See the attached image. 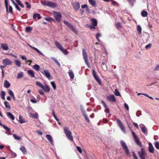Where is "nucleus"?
Segmentation results:
<instances>
[{
    "label": "nucleus",
    "mask_w": 159,
    "mask_h": 159,
    "mask_svg": "<svg viewBox=\"0 0 159 159\" xmlns=\"http://www.w3.org/2000/svg\"><path fill=\"white\" fill-rule=\"evenodd\" d=\"M137 31H138V34L140 35L142 33V28L141 26L139 25H138L137 26Z\"/></svg>",
    "instance_id": "nucleus-29"
},
{
    "label": "nucleus",
    "mask_w": 159,
    "mask_h": 159,
    "mask_svg": "<svg viewBox=\"0 0 159 159\" xmlns=\"http://www.w3.org/2000/svg\"><path fill=\"white\" fill-rule=\"evenodd\" d=\"M140 126L142 132L145 135H147L148 134L147 129L145 126L143 125L142 124L141 125H140Z\"/></svg>",
    "instance_id": "nucleus-13"
},
{
    "label": "nucleus",
    "mask_w": 159,
    "mask_h": 159,
    "mask_svg": "<svg viewBox=\"0 0 159 159\" xmlns=\"http://www.w3.org/2000/svg\"><path fill=\"white\" fill-rule=\"evenodd\" d=\"M132 153L134 159H139L134 152H133Z\"/></svg>",
    "instance_id": "nucleus-53"
},
{
    "label": "nucleus",
    "mask_w": 159,
    "mask_h": 159,
    "mask_svg": "<svg viewBox=\"0 0 159 159\" xmlns=\"http://www.w3.org/2000/svg\"><path fill=\"white\" fill-rule=\"evenodd\" d=\"M33 118L37 119L38 118V114L37 113H35V114H31V116Z\"/></svg>",
    "instance_id": "nucleus-44"
},
{
    "label": "nucleus",
    "mask_w": 159,
    "mask_h": 159,
    "mask_svg": "<svg viewBox=\"0 0 159 159\" xmlns=\"http://www.w3.org/2000/svg\"><path fill=\"white\" fill-rule=\"evenodd\" d=\"M102 103L104 106V108H105V111L107 113H109L110 112V110L109 108H108L107 105L105 103V102L103 100L102 101Z\"/></svg>",
    "instance_id": "nucleus-15"
},
{
    "label": "nucleus",
    "mask_w": 159,
    "mask_h": 159,
    "mask_svg": "<svg viewBox=\"0 0 159 159\" xmlns=\"http://www.w3.org/2000/svg\"><path fill=\"white\" fill-rule=\"evenodd\" d=\"M151 44H149L148 45H147L146 46H145V48L146 49H148V48H151Z\"/></svg>",
    "instance_id": "nucleus-62"
},
{
    "label": "nucleus",
    "mask_w": 159,
    "mask_h": 159,
    "mask_svg": "<svg viewBox=\"0 0 159 159\" xmlns=\"http://www.w3.org/2000/svg\"><path fill=\"white\" fill-rule=\"evenodd\" d=\"M115 95L116 96H120V93L118 91L117 89H115Z\"/></svg>",
    "instance_id": "nucleus-51"
},
{
    "label": "nucleus",
    "mask_w": 159,
    "mask_h": 159,
    "mask_svg": "<svg viewBox=\"0 0 159 159\" xmlns=\"http://www.w3.org/2000/svg\"><path fill=\"white\" fill-rule=\"evenodd\" d=\"M11 97H12L14 101H19L18 99L20 98V97L19 96L17 97V98H16L13 92L11 90Z\"/></svg>",
    "instance_id": "nucleus-18"
},
{
    "label": "nucleus",
    "mask_w": 159,
    "mask_h": 159,
    "mask_svg": "<svg viewBox=\"0 0 159 159\" xmlns=\"http://www.w3.org/2000/svg\"><path fill=\"white\" fill-rule=\"evenodd\" d=\"M1 47L4 50H7L8 49L7 45L6 44L2 43Z\"/></svg>",
    "instance_id": "nucleus-36"
},
{
    "label": "nucleus",
    "mask_w": 159,
    "mask_h": 159,
    "mask_svg": "<svg viewBox=\"0 0 159 159\" xmlns=\"http://www.w3.org/2000/svg\"><path fill=\"white\" fill-rule=\"evenodd\" d=\"M81 111L84 116V117L85 120H86V121L89 123L90 122V120L88 118V116L86 114V112L84 111V109L82 107H81L80 108Z\"/></svg>",
    "instance_id": "nucleus-11"
},
{
    "label": "nucleus",
    "mask_w": 159,
    "mask_h": 159,
    "mask_svg": "<svg viewBox=\"0 0 159 159\" xmlns=\"http://www.w3.org/2000/svg\"><path fill=\"white\" fill-rule=\"evenodd\" d=\"M46 138L49 141L50 143L53 145V141L52 138V136L49 134H47L46 135Z\"/></svg>",
    "instance_id": "nucleus-16"
},
{
    "label": "nucleus",
    "mask_w": 159,
    "mask_h": 159,
    "mask_svg": "<svg viewBox=\"0 0 159 159\" xmlns=\"http://www.w3.org/2000/svg\"><path fill=\"white\" fill-rule=\"evenodd\" d=\"M20 149L24 154H25L27 152V151L25 148L23 146H21L20 148Z\"/></svg>",
    "instance_id": "nucleus-31"
},
{
    "label": "nucleus",
    "mask_w": 159,
    "mask_h": 159,
    "mask_svg": "<svg viewBox=\"0 0 159 159\" xmlns=\"http://www.w3.org/2000/svg\"><path fill=\"white\" fill-rule=\"evenodd\" d=\"M19 122L21 124H22L26 122L25 120L23 119L22 117L21 116H19Z\"/></svg>",
    "instance_id": "nucleus-35"
},
{
    "label": "nucleus",
    "mask_w": 159,
    "mask_h": 159,
    "mask_svg": "<svg viewBox=\"0 0 159 159\" xmlns=\"http://www.w3.org/2000/svg\"><path fill=\"white\" fill-rule=\"evenodd\" d=\"M132 133L134 138L135 142L138 145L140 146V147H142V145L141 143L140 142L139 138L136 135L135 133L133 131H132Z\"/></svg>",
    "instance_id": "nucleus-8"
},
{
    "label": "nucleus",
    "mask_w": 159,
    "mask_h": 159,
    "mask_svg": "<svg viewBox=\"0 0 159 159\" xmlns=\"http://www.w3.org/2000/svg\"><path fill=\"white\" fill-rule=\"evenodd\" d=\"M120 143L125 153L127 155L129 154V151L125 143L123 140H121Z\"/></svg>",
    "instance_id": "nucleus-7"
},
{
    "label": "nucleus",
    "mask_w": 159,
    "mask_h": 159,
    "mask_svg": "<svg viewBox=\"0 0 159 159\" xmlns=\"http://www.w3.org/2000/svg\"><path fill=\"white\" fill-rule=\"evenodd\" d=\"M33 68L37 71H39L40 70V66L39 65L35 64L33 66Z\"/></svg>",
    "instance_id": "nucleus-34"
},
{
    "label": "nucleus",
    "mask_w": 159,
    "mask_h": 159,
    "mask_svg": "<svg viewBox=\"0 0 159 159\" xmlns=\"http://www.w3.org/2000/svg\"><path fill=\"white\" fill-rule=\"evenodd\" d=\"M3 63L6 66L10 64V61L9 59H5L3 60Z\"/></svg>",
    "instance_id": "nucleus-25"
},
{
    "label": "nucleus",
    "mask_w": 159,
    "mask_h": 159,
    "mask_svg": "<svg viewBox=\"0 0 159 159\" xmlns=\"http://www.w3.org/2000/svg\"><path fill=\"white\" fill-rule=\"evenodd\" d=\"M51 84L53 87L54 89L55 90L56 88V85L54 82H51Z\"/></svg>",
    "instance_id": "nucleus-57"
},
{
    "label": "nucleus",
    "mask_w": 159,
    "mask_h": 159,
    "mask_svg": "<svg viewBox=\"0 0 159 159\" xmlns=\"http://www.w3.org/2000/svg\"><path fill=\"white\" fill-rule=\"evenodd\" d=\"M4 104L6 107L9 109L10 108V105L9 102L6 101L4 102Z\"/></svg>",
    "instance_id": "nucleus-48"
},
{
    "label": "nucleus",
    "mask_w": 159,
    "mask_h": 159,
    "mask_svg": "<svg viewBox=\"0 0 159 159\" xmlns=\"http://www.w3.org/2000/svg\"><path fill=\"white\" fill-rule=\"evenodd\" d=\"M32 29L30 27H27L25 29V31L26 32H29L31 31Z\"/></svg>",
    "instance_id": "nucleus-49"
},
{
    "label": "nucleus",
    "mask_w": 159,
    "mask_h": 159,
    "mask_svg": "<svg viewBox=\"0 0 159 159\" xmlns=\"http://www.w3.org/2000/svg\"><path fill=\"white\" fill-rule=\"evenodd\" d=\"M107 99L110 102H115L116 99L115 96L113 95H111L106 97Z\"/></svg>",
    "instance_id": "nucleus-12"
},
{
    "label": "nucleus",
    "mask_w": 159,
    "mask_h": 159,
    "mask_svg": "<svg viewBox=\"0 0 159 159\" xmlns=\"http://www.w3.org/2000/svg\"><path fill=\"white\" fill-rule=\"evenodd\" d=\"M77 150L80 153H82V151L81 149V148L79 146H77L76 147Z\"/></svg>",
    "instance_id": "nucleus-56"
},
{
    "label": "nucleus",
    "mask_w": 159,
    "mask_h": 159,
    "mask_svg": "<svg viewBox=\"0 0 159 159\" xmlns=\"http://www.w3.org/2000/svg\"><path fill=\"white\" fill-rule=\"evenodd\" d=\"M15 6L17 10L19 11H21L20 9L17 4H15Z\"/></svg>",
    "instance_id": "nucleus-63"
},
{
    "label": "nucleus",
    "mask_w": 159,
    "mask_h": 159,
    "mask_svg": "<svg viewBox=\"0 0 159 159\" xmlns=\"http://www.w3.org/2000/svg\"><path fill=\"white\" fill-rule=\"evenodd\" d=\"M42 73L48 79L50 77V74L48 70H44L43 72H42Z\"/></svg>",
    "instance_id": "nucleus-17"
},
{
    "label": "nucleus",
    "mask_w": 159,
    "mask_h": 159,
    "mask_svg": "<svg viewBox=\"0 0 159 159\" xmlns=\"http://www.w3.org/2000/svg\"><path fill=\"white\" fill-rule=\"evenodd\" d=\"M13 136L15 139L17 140H20L21 139V138L19 136H18L16 134H13Z\"/></svg>",
    "instance_id": "nucleus-41"
},
{
    "label": "nucleus",
    "mask_w": 159,
    "mask_h": 159,
    "mask_svg": "<svg viewBox=\"0 0 159 159\" xmlns=\"http://www.w3.org/2000/svg\"><path fill=\"white\" fill-rule=\"evenodd\" d=\"M71 30L73 31L75 34H77V32L76 31V29L75 28V27L72 25L71 27H70V28Z\"/></svg>",
    "instance_id": "nucleus-47"
},
{
    "label": "nucleus",
    "mask_w": 159,
    "mask_h": 159,
    "mask_svg": "<svg viewBox=\"0 0 159 159\" xmlns=\"http://www.w3.org/2000/svg\"><path fill=\"white\" fill-rule=\"evenodd\" d=\"M41 2L43 5L51 7H55L57 6V4L55 3L48 1H42Z\"/></svg>",
    "instance_id": "nucleus-2"
},
{
    "label": "nucleus",
    "mask_w": 159,
    "mask_h": 159,
    "mask_svg": "<svg viewBox=\"0 0 159 159\" xmlns=\"http://www.w3.org/2000/svg\"><path fill=\"white\" fill-rule=\"evenodd\" d=\"M5 92L4 91H1L0 95L1 96V98L4 100H5Z\"/></svg>",
    "instance_id": "nucleus-37"
},
{
    "label": "nucleus",
    "mask_w": 159,
    "mask_h": 159,
    "mask_svg": "<svg viewBox=\"0 0 159 159\" xmlns=\"http://www.w3.org/2000/svg\"><path fill=\"white\" fill-rule=\"evenodd\" d=\"M69 75L71 79H73L74 77V75L72 70H69Z\"/></svg>",
    "instance_id": "nucleus-27"
},
{
    "label": "nucleus",
    "mask_w": 159,
    "mask_h": 159,
    "mask_svg": "<svg viewBox=\"0 0 159 159\" xmlns=\"http://www.w3.org/2000/svg\"><path fill=\"white\" fill-rule=\"evenodd\" d=\"M149 152L152 153H153L154 151V148L152 144L150 143H149Z\"/></svg>",
    "instance_id": "nucleus-20"
},
{
    "label": "nucleus",
    "mask_w": 159,
    "mask_h": 159,
    "mask_svg": "<svg viewBox=\"0 0 159 159\" xmlns=\"http://www.w3.org/2000/svg\"><path fill=\"white\" fill-rule=\"evenodd\" d=\"M15 64L18 66L19 67L21 66V62L18 60H15Z\"/></svg>",
    "instance_id": "nucleus-43"
},
{
    "label": "nucleus",
    "mask_w": 159,
    "mask_h": 159,
    "mask_svg": "<svg viewBox=\"0 0 159 159\" xmlns=\"http://www.w3.org/2000/svg\"><path fill=\"white\" fill-rule=\"evenodd\" d=\"M155 146L156 148L157 149H159V143L158 142H156L155 144Z\"/></svg>",
    "instance_id": "nucleus-54"
},
{
    "label": "nucleus",
    "mask_w": 159,
    "mask_h": 159,
    "mask_svg": "<svg viewBox=\"0 0 159 159\" xmlns=\"http://www.w3.org/2000/svg\"><path fill=\"white\" fill-rule=\"evenodd\" d=\"M55 44L57 47V48H59L60 50L61 48H63L62 45L59 43L58 42L56 41L55 42Z\"/></svg>",
    "instance_id": "nucleus-24"
},
{
    "label": "nucleus",
    "mask_w": 159,
    "mask_h": 159,
    "mask_svg": "<svg viewBox=\"0 0 159 159\" xmlns=\"http://www.w3.org/2000/svg\"><path fill=\"white\" fill-rule=\"evenodd\" d=\"M37 18L38 19H39L41 18V17L40 15L38 13H36L34 14L33 15V18L35 20H36Z\"/></svg>",
    "instance_id": "nucleus-19"
},
{
    "label": "nucleus",
    "mask_w": 159,
    "mask_h": 159,
    "mask_svg": "<svg viewBox=\"0 0 159 159\" xmlns=\"http://www.w3.org/2000/svg\"><path fill=\"white\" fill-rule=\"evenodd\" d=\"M159 70V65H157L156 67L154 68V70Z\"/></svg>",
    "instance_id": "nucleus-64"
},
{
    "label": "nucleus",
    "mask_w": 159,
    "mask_h": 159,
    "mask_svg": "<svg viewBox=\"0 0 159 159\" xmlns=\"http://www.w3.org/2000/svg\"><path fill=\"white\" fill-rule=\"evenodd\" d=\"M23 76V73L22 72H20L17 74V78L20 79L22 78Z\"/></svg>",
    "instance_id": "nucleus-32"
},
{
    "label": "nucleus",
    "mask_w": 159,
    "mask_h": 159,
    "mask_svg": "<svg viewBox=\"0 0 159 159\" xmlns=\"http://www.w3.org/2000/svg\"><path fill=\"white\" fill-rule=\"evenodd\" d=\"M18 4L22 8L24 7V6L20 0H17L16 1Z\"/></svg>",
    "instance_id": "nucleus-45"
},
{
    "label": "nucleus",
    "mask_w": 159,
    "mask_h": 159,
    "mask_svg": "<svg viewBox=\"0 0 159 159\" xmlns=\"http://www.w3.org/2000/svg\"><path fill=\"white\" fill-rule=\"evenodd\" d=\"M16 156V154L11 150V158L15 157Z\"/></svg>",
    "instance_id": "nucleus-46"
},
{
    "label": "nucleus",
    "mask_w": 159,
    "mask_h": 159,
    "mask_svg": "<svg viewBox=\"0 0 159 159\" xmlns=\"http://www.w3.org/2000/svg\"><path fill=\"white\" fill-rule=\"evenodd\" d=\"M116 120V122L120 128L123 132L125 133V128L123 124L121 122L120 120L118 119H117Z\"/></svg>",
    "instance_id": "nucleus-9"
},
{
    "label": "nucleus",
    "mask_w": 159,
    "mask_h": 159,
    "mask_svg": "<svg viewBox=\"0 0 159 159\" xmlns=\"http://www.w3.org/2000/svg\"><path fill=\"white\" fill-rule=\"evenodd\" d=\"M141 14L142 16L146 17L148 15V13L147 11H143L141 12Z\"/></svg>",
    "instance_id": "nucleus-39"
},
{
    "label": "nucleus",
    "mask_w": 159,
    "mask_h": 159,
    "mask_svg": "<svg viewBox=\"0 0 159 159\" xmlns=\"http://www.w3.org/2000/svg\"><path fill=\"white\" fill-rule=\"evenodd\" d=\"M117 28H120L122 27L121 23H117L116 25Z\"/></svg>",
    "instance_id": "nucleus-58"
},
{
    "label": "nucleus",
    "mask_w": 159,
    "mask_h": 159,
    "mask_svg": "<svg viewBox=\"0 0 159 159\" xmlns=\"http://www.w3.org/2000/svg\"><path fill=\"white\" fill-rule=\"evenodd\" d=\"M51 59L52 60L54 61L59 66H60L61 65L60 63L56 59L53 57H52Z\"/></svg>",
    "instance_id": "nucleus-38"
},
{
    "label": "nucleus",
    "mask_w": 159,
    "mask_h": 159,
    "mask_svg": "<svg viewBox=\"0 0 159 159\" xmlns=\"http://www.w3.org/2000/svg\"><path fill=\"white\" fill-rule=\"evenodd\" d=\"M53 14L56 20L58 22H60L62 16L59 12L54 11H53Z\"/></svg>",
    "instance_id": "nucleus-6"
},
{
    "label": "nucleus",
    "mask_w": 159,
    "mask_h": 159,
    "mask_svg": "<svg viewBox=\"0 0 159 159\" xmlns=\"http://www.w3.org/2000/svg\"><path fill=\"white\" fill-rule=\"evenodd\" d=\"M36 84L42 88L45 92L48 93L50 91V89L48 86L46 85H43L40 82L38 81L36 82Z\"/></svg>",
    "instance_id": "nucleus-3"
},
{
    "label": "nucleus",
    "mask_w": 159,
    "mask_h": 159,
    "mask_svg": "<svg viewBox=\"0 0 159 159\" xmlns=\"http://www.w3.org/2000/svg\"><path fill=\"white\" fill-rule=\"evenodd\" d=\"M63 23L68 27L69 28H70V27L72 26V25L69 23L67 21L64 20L63 21Z\"/></svg>",
    "instance_id": "nucleus-42"
},
{
    "label": "nucleus",
    "mask_w": 159,
    "mask_h": 159,
    "mask_svg": "<svg viewBox=\"0 0 159 159\" xmlns=\"http://www.w3.org/2000/svg\"><path fill=\"white\" fill-rule=\"evenodd\" d=\"M30 101L33 103H36L37 102L36 101V99L34 98V99H31L30 100Z\"/></svg>",
    "instance_id": "nucleus-60"
},
{
    "label": "nucleus",
    "mask_w": 159,
    "mask_h": 159,
    "mask_svg": "<svg viewBox=\"0 0 159 159\" xmlns=\"http://www.w3.org/2000/svg\"><path fill=\"white\" fill-rule=\"evenodd\" d=\"M91 23L92 25L94 26H97V20L95 19H92L91 20Z\"/></svg>",
    "instance_id": "nucleus-30"
},
{
    "label": "nucleus",
    "mask_w": 159,
    "mask_h": 159,
    "mask_svg": "<svg viewBox=\"0 0 159 159\" xmlns=\"http://www.w3.org/2000/svg\"><path fill=\"white\" fill-rule=\"evenodd\" d=\"M69 128L65 127L64 129V133L67 138L71 141H73V139L71 131L68 129Z\"/></svg>",
    "instance_id": "nucleus-1"
},
{
    "label": "nucleus",
    "mask_w": 159,
    "mask_h": 159,
    "mask_svg": "<svg viewBox=\"0 0 159 159\" xmlns=\"http://www.w3.org/2000/svg\"><path fill=\"white\" fill-rule=\"evenodd\" d=\"M89 3L92 6L95 7L96 6V1L95 0H88Z\"/></svg>",
    "instance_id": "nucleus-26"
},
{
    "label": "nucleus",
    "mask_w": 159,
    "mask_h": 159,
    "mask_svg": "<svg viewBox=\"0 0 159 159\" xmlns=\"http://www.w3.org/2000/svg\"><path fill=\"white\" fill-rule=\"evenodd\" d=\"M124 107L126 108L127 111L129 110V106L126 103H124Z\"/></svg>",
    "instance_id": "nucleus-59"
},
{
    "label": "nucleus",
    "mask_w": 159,
    "mask_h": 159,
    "mask_svg": "<svg viewBox=\"0 0 159 159\" xmlns=\"http://www.w3.org/2000/svg\"><path fill=\"white\" fill-rule=\"evenodd\" d=\"M5 7L6 8L7 13L10 12V6L9 7V9L8 8V0H5Z\"/></svg>",
    "instance_id": "nucleus-23"
},
{
    "label": "nucleus",
    "mask_w": 159,
    "mask_h": 159,
    "mask_svg": "<svg viewBox=\"0 0 159 159\" xmlns=\"http://www.w3.org/2000/svg\"><path fill=\"white\" fill-rule=\"evenodd\" d=\"M138 153L139 155V157L141 159H145L147 154L146 153L145 149L143 148L141 149L140 151H138Z\"/></svg>",
    "instance_id": "nucleus-4"
},
{
    "label": "nucleus",
    "mask_w": 159,
    "mask_h": 159,
    "mask_svg": "<svg viewBox=\"0 0 159 159\" xmlns=\"http://www.w3.org/2000/svg\"><path fill=\"white\" fill-rule=\"evenodd\" d=\"M45 20L47 21H53V19L50 17H46L45 18Z\"/></svg>",
    "instance_id": "nucleus-55"
},
{
    "label": "nucleus",
    "mask_w": 159,
    "mask_h": 159,
    "mask_svg": "<svg viewBox=\"0 0 159 159\" xmlns=\"http://www.w3.org/2000/svg\"><path fill=\"white\" fill-rule=\"evenodd\" d=\"M72 6H73L74 9L76 11H78L80 7V4L78 2L72 4Z\"/></svg>",
    "instance_id": "nucleus-14"
},
{
    "label": "nucleus",
    "mask_w": 159,
    "mask_h": 159,
    "mask_svg": "<svg viewBox=\"0 0 159 159\" xmlns=\"http://www.w3.org/2000/svg\"><path fill=\"white\" fill-rule=\"evenodd\" d=\"M2 126L6 130V133L8 135L10 134V129L4 125H2Z\"/></svg>",
    "instance_id": "nucleus-22"
},
{
    "label": "nucleus",
    "mask_w": 159,
    "mask_h": 159,
    "mask_svg": "<svg viewBox=\"0 0 159 159\" xmlns=\"http://www.w3.org/2000/svg\"><path fill=\"white\" fill-rule=\"evenodd\" d=\"M27 73L29 74V75L31 77H34V73L33 70H28Z\"/></svg>",
    "instance_id": "nucleus-21"
},
{
    "label": "nucleus",
    "mask_w": 159,
    "mask_h": 159,
    "mask_svg": "<svg viewBox=\"0 0 159 159\" xmlns=\"http://www.w3.org/2000/svg\"><path fill=\"white\" fill-rule=\"evenodd\" d=\"M4 86L6 88H8L10 86V84L7 80L5 81L4 83Z\"/></svg>",
    "instance_id": "nucleus-28"
},
{
    "label": "nucleus",
    "mask_w": 159,
    "mask_h": 159,
    "mask_svg": "<svg viewBox=\"0 0 159 159\" xmlns=\"http://www.w3.org/2000/svg\"><path fill=\"white\" fill-rule=\"evenodd\" d=\"M82 55L83 56L84 59L87 66L89 67L90 64L88 59V55L86 52L84 48L82 49Z\"/></svg>",
    "instance_id": "nucleus-5"
},
{
    "label": "nucleus",
    "mask_w": 159,
    "mask_h": 159,
    "mask_svg": "<svg viewBox=\"0 0 159 159\" xmlns=\"http://www.w3.org/2000/svg\"><path fill=\"white\" fill-rule=\"evenodd\" d=\"M39 93L41 95H44V94L43 91L42 89H40L39 90Z\"/></svg>",
    "instance_id": "nucleus-61"
},
{
    "label": "nucleus",
    "mask_w": 159,
    "mask_h": 159,
    "mask_svg": "<svg viewBox=\"0 0 159 159\" xmlns=\"http://www.w3.org/2000/svg\"><path fill=\"white\" fill-rule=\"evenodd\" d=\"M25 5H26V7L30 9L31 7V5L30 4H29L28 2H26L25 3Z\"/></svg>",
    "instance_id": "nucleus-52"
},
{
    "label": "nucleus",
    "mask_w": 159,
    "mask_h": 159,
    "mask_svg": "<svg viewBox=\"0 0 159 159\" xmlns=\"http://www.w3.org/2000/svg\"><path fill=\"white\" fill-rule=\"evenodd\" d=\"M93 75L96 81L98 82V84L101 85L102 84L101 81L97 75L96 72L94 70H93Z\"/></svg>",
    "instance_id": "nucleus-10"
},
{
    "label": "nucleus",
    "mask_w": 159,
    "mask_h": 159,
    "mask_svg": "<svg viewBox=\"0 0 159 159\" xmlns=\"http://www.w3.org/2000/svg\"><path fill=\"white\" fill-rule=\"evenodd\" d=\"M11 28L16 33H17L18 31L16 30L15 27L13 25V24H11Z\"/></svg>",
    "instance_id": "nucleus-50"
},
{
    "label": "nucleus",
    "mask_w": 159,
    "mask_h": 159,
    "mask_svg": "<svg viewBox=\"0 0 159 159\" xmlns=\"http://www.w3.org/2000/svg\"><path fill=\"white\" fill-rule=\"evenodd\" d=\"M28 46L30 48H32V49H34L37 52H38L40 54L42 55V53L40 51H39L38 49H37L36 48L34 47H33L30 44H28Z\"/></svg>",
    "instance_id": "nucleus-33"
},
{
    "label": "nucleus",
    "mask_w": 159,
    "mask_h": 159,
    "mask_svg": "<svg viewBox=\"0 0 159 159\" xmlns=\"http://www.w3.org/2000/svg\"><path fill=\"white\" fill-rule=\"evenodd\" d=\"M65 55L68 54V52L66 49H65L63 47L60 50Z\"/></svg>",
    "instance_id": "nucleus-40"
}]
</instances>
